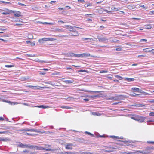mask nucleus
<instances>
[{"mask_svg":"<svg viewBox=\"0 0 154 154\" xmlns=\"http://www.w3.org/2000/svg\"><path fill=\"white\" fill-rule=\"evenodd\" d=\"M149 15H152L154 14V11H150L149 12Z\"/></svg>","mask_w":154,"mask_h":154,"instance_id":"39","label":"nucleus"},{"mask_svg":"<svg viewBox=\"0 0 154 154\" xmlns=\"http://www.w3.org/2000/svg\"><path fill=\"white\" fill-rule=\"evenodd\" d=\"M136 5L133 4L129 5H127V8L130 10H131L136 8Z\"/></svg>","mask_w":154,"mask_h":154,"instance_id":"11","label":"nucleus"},{"mask_svg":"<svg viewBox=\"0 0 154 154\" xmlns=\"http://www.w3.org/2000/svg\"><path fill=\"white\" fill-rule=\"evenodd\" d=\"M28 148H32L34 149H35L37 150H41L46 151H51L52 150L50 148L46 149L42 147H39L35 145H31L29 144V146H28Z\"/></svg>","mask_w":154,"mask_h":154,"instance_id":"2","label":"nucleus"},{"mask_svg":"<svg viewBox=\"0 0 154 154\" xmlns=\"http://www.w3.org/2000/svg\"><path fill=\"white\" fill-rule=\"evenodd\" d=\"M34 61L35 62H41V63H45L46 62L45 61L40 60L38 58L34 59Z\"/></svg>","mask_w":154,"mask_h":154,"instance_id":"23","label":"nucleus"},{"mask_svg":"<svg viewBox=\"0 0 154 154\" xmlns=\"http://www.w3.org/2000/svg\"><path fill=\"white\" fill-rule=\"evenodd\" d=\"M139 116L137 115H132L131 118L133 120L137 121V120Z\"/></svg>","mask_w":154,"mask_h":154,"instance_id":"14","label":"nucleus"},{"mask_svg":"<svg viewBox=\"0 0 154 154\" xmlns=\"http://www.w3.org/2000/svg\"><path fill=\"white\" fill-rule=\"evenodd\" d=\"M56 40L55 38H44L42 39H40L38 40L40 44L44 43V41H53Z\"/></svg>","mask_w":154,"mask_h":154,"instance_id":"4","label":"nucleus"},{"mask_svg":"<svg viewBox=\"0 0 154 154\" xmlns=\"http://www.w3.org/2000/svg\"><path fill=\"white\" fill-rule=\"evenodd\" d=\"M149 115L151 116H154V112H151L149 113Z\"/></svg>","mask_w":154,"mask_h":154,"instance_id":"50","label":"nucleus"},{"mask_svg":"<svg viewBox=\"0 0 154 154\" xmlns=\"http://www.w3.org/2000/svg\"><path fill=\"white\" fill-rule=\"evenodd\" d=\"M145 41V42H146L147 41V39H141L140 40V42H142V41Z\"/></svg>","mask_w":154,"mask_h":154,"instance_id":"56","label":"nucleus"},{"mask_svg":"<svg viewBox=\"0 0 154 154\" xmlns=\"http://www.w3.org/2000/svg\"><path fill=\"white\" fill-rule=\"evenodd\" d=\"M104 12V9L102 8H101L99 10H97L96 12L97 13L101 14Z\"/></svg>","mask_w":154,"mask_h":154,"instance_id":"21","label":"nucleus"},{"mask_svg":"<svg viewBox=\"0 0 154 154\" xmlns=\"http://www.w3.org/2000/svg\"><path fill=\"white\" fill-rule=\"evenodd\" d=\"M42 24H49L50 25H53L54 24V23H48L47 22H44V23H43Z\"/></svg>","mask_w":154,"mask_h":154,"instance_id":"45","label":"nucleus"},{"mask_svg":"<svg viewBox=\"0 0 154 154\" xmlns=\"http://www.w3.org/2000/svg\"><path fill=\"white\" fill-rule=\"evenodd\" d=\"M23 24H18V23H16L15 24V26H20L22 25Z\"/></svg>","mask_w":154,"mask_h":154,"instance_id":"59","label":"nucleus"},{"mask_svg":"<svg viewBox=\"0 0 154 154\" xmlns=\"http://www.w3.org/2000/svg\"><path fill=\"white\" fill-rule=\"evenodd\" d=\"M26 54L27 55L28 57H34L35 56V55H33V56H32L31 54Z\"/></svg>","mask_w":154,"mask_h":154,"instance_id":"60","label":"nucleus"},{"mask_svg":"<svg viewBox=\"0 0 154 154\" xmlns=\"http://www.w3.org/2000/svg\"><path fill=\"white\" fill-rule=\"evenodd\" d=\"M12 13H14L15 17H19L22 16L21 12L18 11H16L15 12L13 11V12H12Z\"/></svg>","mask_w":154,"mask_h":154,"instance_id":"10","label":"nucleus"},{"mask_svg":"<svg viewBox=\"0 0 154 154\" xmlns=\"http://www.w3.org/2000/svg\"><path fill=\"white\" fill-rule=\"evenodd\" d=\"M19 146L21 148H28V146H29V144L24 145L22 143H20L19 144Z\"/></svg>","mask_w":154,"mask_h":154,"instance_id":"15","label":"nucleus"},{"mask_svg":"<svg viewBox=\"0 0 154 154\" xmlns=\"http://www.w3.org/2000/svg\"><path fill=\"white\" fill-rule=\"evenodd\" d=\"M100 28H101V30H102L104 28V27L103 26H100Z\"/></svg>","mask_w":154,"mask_h":154,"instance_id":"61","label":"nucleus"},{"mask_svg":"<svg viewBox=\"0 0 154 154\" xmlns=\"http://www.w3.org/2000/svg\"><path fill=\"white\" fill-rule=\"evenodd\" d=\"M25 135H29V136H33L34 134H30L28 133H26L25 134Z\"/></svg>","mask_w":154,"mask_h":154,"instance_id":"38","label":"nucleus"},{"mask_svg":"<svg viewBox=\"0 0 154 154\" xmlns=\"http://www.w3.org/2000/svg\"><path fill=\"white\" fill-rule=\"evenodd\" d=\"M3 102L8 103H9L11 105H15L18 104L19 103L18 102H12L10 101H7L6 100H4L3 101Z\"/></svg>","mask_w":154,"mask_h":154,"instance_id":"17","label":"nucleus"},{"mask_svg":"<svg viewBox=\"0 0 154 154\" xmlns=\"http://www.w3.org/2000/svg\"><path fill=\"white\" fill-rule=\"evenodd\" d=\"M147 102L151 103H154V100H149Z\"/></svg>","mask_w":154,"mask_h":154,"instance_id":"64","label":"nucleus"},{"mask_svg":"<svg viewBox=\"0 0 154 154\" xmlns=\"http://www.w3.org/2000/svg\"><path fill=\"white\" fill-rule=\"evenodd\" d=\"M111 137L112 138H116V139H119V137H118V136H111Z\"/></svg>","mask_w":154,"mask_h":154,"instance_id":"49","label":"nucleus"},{"mask_svg":"<svg viewBox=\"0 0 154 154\" xmlns=\"http://www.w3.org/2000/svg\"><path fill=\"white\" fill-rule=\"evenodd\" d=\"M139 151H135L133 152H128V154H139Z\"/></svg>","mask_w":154,"mask_h":154,"instance_id":"20","label":"nucleus"},{"mask_svg":"<svg viewBox=\"0 0 154 154\" xmlns=\"http://www.w3.org/2000/svg\"><path fill=\"white\" fill-rule=\"evenodd\" d=\"M132 19L136 20H141V18H132Z\"/></svg>","mask_w":154,"mask_h":154,"instance_id":"53","label":"nucleus"},{"mask_svg":"<svg viewBox=\"0 0 154 154\" xmlns=\"http://www.w3.org/2000/svg\"><path fill=\"white\" fill-rule=\"evenodd\" d=\"M41 70H43L46 71H48L49 69H45V68H43L42 69H41Z\"/></svg>","mask_w":154,"mask_h":154,"instance_id":"58","label":"nucleus"},{"mask_svg":"<svg viewBox=\"0 0 154 154\" xmlns=\"http://www.w3.org/2000/svg\"><path fill=\"white\" fill-rule=\"evenodd\" d=\"M146 56L145 55H140L138 56V57H146Z\"/></svg>","mask_w":154,"mask_h":154,"instance_id":"52","label":"nucleus"},{"mask_svg":"<svg viewBox=\"0 0 154 154\" xmlns=\"http://www.w3.org/2000/svg\"><path fill=\"white\" fill-rule=\"evenodd\" d=\"M153 148L152 147H147L145 149V150L143 151H139L140 153L144 154H148L149 153H152V150Z\"/></svg>","mask_w":154,"mask_h":154,"instance_id":"3","label":"nucleus"},{"mask_svg":"<svg viewBox=\"0 0 154 154\" xmlns=\"http://www.w3.org/2000/svg\"><path fill=\"white\" fill-rule=\"evenodd\" d=\"M9 140L8 139L5 138H2L0 137V141H7Z\"/></svg>","mask_w":154,"mask_h":154,"instance_id":"25","label":"nucleus"},{"mask_svg":"<svg viewBox=\"0 0 154 154\" xmlns=\"http://www.w3.org/2000/svg\"><path fill=\"white\" fill-rule=\"evenodd\" d=\"M83 100L85 102H87L89 100V99H83Z\"/></svg>","mask_w":154,"mask_h":154,"instance_id":"62","label":"nucleus"},{"mask_svg":"<svg viewBox=\"0 0 154 154\" xmlns=\"http://www.w3.org/2000/svg\"><path fill=\"white\" fill-rule=\"evenodd\" d=\"M108 72V71L107 70H101V71H100V72H99V73H107Z\"/></svg>","mask_w":154,"mask_h":154,"instance_id":"32","label":"nucleus"},{"mask_svg":"<svg viewBox=\"0 0 154 154\" xmlns=\"http://www.w3.org/2000/svg\"><path fill=\"white\" fill-rule=\"evenodd\" d=\"M81 55L82 57H88L90 56V54L88 53H85L81 54Z\"/></svg>","mask_w":154,"mask_h":154,"instance_id":"18","label":"nucleus"},{"mask_svg":"<svg viewBox=\"0 0 154 154\" xmlns=\"http://www.w3.org/2000/svg\"><path fill=\"white\" fill-rule=\"evenodd\" d=\"M86 133H87L88 134L90 135L91 136H94V135L92 134L89 132H86Z\"/></svg>","mask_w":154,"mask_h":154,"instance_id":"48","label":"nucleus"},{"mask_svg":"<svg viewBox=\"0 0 154 154\" xmlns=\"http://www.w3.org/2000/svg\"><path fill=\"white\" fill-rule=\"evenodd\" d=\"M18 4L19 5L22 6H26V5H25L24 4L21 3L20 2H18Z\"/></svg>","mask_w":154,"mask_h":154,"instance_id":"41","label":"nucleus"},{"mask_svg":"<svg viewBox=\"0 0 154 154\" xmlns=\"http://www.w3.org/2000/svg\"><path fill=\"white\" fill-rule=\"evenodd\" d=\"M134 79L133 78H125V80L128 82L133 81H134Z\"/></svg>","mask_w":154,"mask_h":154,"instance_id":"19","label":"nucleus"},{"mask_svg":"<svg viewBox=\"0 0 154 154\" xmlns=\"http://www.w3.org/2000/svg\"><path fill=\"white\" fill-rule=\"evenodd\" d=\"M115 76L117 78L119 79L120 80H121L123 79V78L122 77L118 75H116Z\"/></svg>","mask_w":154,"mask_h":154,"instance_id":"34","label":"nucleus"},{"mask_svg":"<svg viewBox=\"0 0 154 154\" xmlns=\"http://www.w3.org/2000/svg\"><path fill=\"white\" fill-rule=\"evenodd\" d=\"M8 133H10V132L7 131H0V134H8Z\"/></svg>","mask_w":154,"mask_h":154,"instance_id":"37","label":"nucleus"},{"mask_svg":"<svg viewBox=\"0 0 154 154\" xmlns=\"http://www.w3.org/2000/svg\"><path fill=\"white\" fill-rule=\"evenodd\" d=\"M147 143L149 144H154V141H147Z\"/></svg>","mask_w":154,"mask_h":154,"instance_id":"55","label":"nucleus"},{"mask_svg":"<svg viewBox=\"0 0 154 154\" xmlns=\"http://www.w3.org/2000/svg\"><path fill=\"white\" fill-rule=\"evenodd\" d=\"M48 83L49 84H50L51 85H52L53 86H55H55H57V85H55L53 84V83L51 82H48Z\"/></svg>","mask_w":154,"mask_h":154,"instance_id":"46","label":"nucleus"},{"mask_svg":"<svg viewBox=\"0 0 154 154\" xmlns=\"http://www.w3.org/2000/svg\"><path fill=\"white\" fill-rule=\"evenodd\" d=\"M144 120V118L143 117L139 116L137 118V121H139L141 122H143Z\"/></svg>","mask_w":154,"mask_h":154,"instance_id":"12","label":"nucleus"},{"mask_svg":"<svg viewBox=\"0 0 154 154\" xmlns=\"http://www.w3.org/2000/svg\"><path fill=\"white\" fill-rule=\"evenodd\" d=\"M61 154H74V153L72 152H62Z\"/></svg>","mask_w":154,"mask_h":154,"instance_id":"28","label":"nucleus"},{"mask_svg":"<svg viewBox=\"0 0 154 154\" xmlns=\"http://www.w3.org/2000/svg\"><path fill=\"white\" fill-rule=\"evenodd\" d=\"M3 11H4V12L2 13L3 15L8 14L12 13V12H13L12 10H9L6 8H4L3 9Z\"/></svg>","mask_w":154,"mask_h":154,"instance_id":"6","label":"nucleus"},{"mask_svg":"<svg viewBox=\"0 0 154 154\" xmlns=\"http://www.w3.org/2000/svg\"><path fill=\"white\" fill-rule=\"evenodd\" d=\"M67 28L72 29L70 30L71 32L69 33V35L73 36H78L79 35L78 32L74 29L72 26L66 25V26Z\"/></svg>","mask_w":154,"mask_h":154,"instance_id":"1","label":"nucleus"},{"mask_svg":"<svg viewBox=\"0 0 154 154\" xmlns=\"http://www.w3.org/2000/svg\"><path fill=\"white\" fill-rule=\"evenodd\" d=\"M87 97H88L91 98H95V97H97V96L96 95H93V96H89L88 95H87L86 96Z\"/></svg>","mask_w":154,"mask_h":154,"instance_id":"40","label":"nucleus"},{"mask_svg":"<svg viewBox=\"0 0 154 154\" xmlns=\"http://www.w3.org/2000/svg\"><path fill=\"white\" fill-rule=\"evenodd\" d=\"M131 90L135 91V92H140V89L138 88H136V87H133L131 88Z\"/></svg>","mask_w":154,"mask_h":154,"instance_id":"22","label":"nucleus"},{"mask_svg":"<svg viewBox=\"0 0 154 154\" xmlns=\"http://www.w3.org/2000/svg\"><path fill=\"white\" fill-rule=\"evenodd\" d=\"M139 95H140L139 94H136L134 93V94H131L130 95V96H131L132 97H135L136 96H139Z\"/></svg>","mask_w":154,"mask_h":154,"instance_id":"35","label":"nucleus"},{"mask_svg":"<svg viewBox=\"0 0 154 154\" xmlns=\"http://www.w3.org/2000/svg\"><path fill=\"white\" fill-rule=\"evenodd\" d=\"M104 11L106 12L107 13L109 14L111 13L112 11H108L104 9Z\"/></svg>","mask_w":154,"mask_h":154,"instance_id":"42","label":"nucleus"},{"mask_svg":"<svg viewBox=\"0 0 154 154\" xmlns=\"http://www.w3.org/2000/svg\"><path fill=\"white\" fill-rule=\"evenodd\" d=\"M111 9L112 10V11H117L118 10L117 8L114 6H112V7L111 8Z\"/></svg>","mask_w":154,"mask_h":154,"instance_id":"31","label":"nucleus"},{"mask_svg":"<svg viewBox=\"0 0 154 154\" xmlns=\"http://www.w3.org/2000/svg\"><path fill=\"white\" fill-rule=\"evenodd\" d=\"M81 56V54H75V55L74 57H79Z\"/></svg>","mask_w":154,"mask_h":154,"instance_id":"51","label":"nucleus"},{"mask_svg":"<svg viewBox=\"0 0 154 154\" xmlns=\"http://www.w3.org/2000/svg\"><path fill=\"white\" fill-rule=\"evenodd\" d=\"M143 51L145 52H152V51H154V49H150V48H144L143 49Z\"/></svg>","mask_w":154,"mask_h":154,"instance_id":"13","label":"nucleus"},{"mask_svg":"<svg viewBox=\"0 0 154 154\" xmlns=\"http://www.w3.org/2000/svg\"><path fill=\"white\" fill-rule=\"evenodd\" d=\"M37 107H39V108H42L43 109H45V108H49V107L48 106H45L43 105H41L39 106H37Z\"/></svg>","mask_w":154,"mask_h":154,"instance_id":"24","label":"nucleus"},{"mask_svg":"<svg viewBox=\"0 0 154 154\" xmlns=\"http://www.w3.org/2000/svg\"><path fill=\"white\" fill-rule=\"evenodd\" d=\"M140 92L143 93L145 95H149V93H146V92H145L144 91Z\"/></svg>","mask_w":154,"mask_h":154,"instance_id":"43","label":"nucleus"},{"mask_svg":"<svg viewBox=\"0 0 154 154\" xmlns=\"http://www.w3.org/2000/svg\"><path fill=\"white\" fill-rule=\"evenodd\" d=\"M106 148L107 150L102 149V151L104 152H110L113 151L112 150L113 148L110 147H106Z\"/></svg>","mask_w":154,"mask_h":154,"instance_id":"8","label":"nucleus"},{"mask_svg":"<svg viewBox=\"0 0 154 154\" xmlns=\"http://www.w3.org/2000/svg\"><path fill=\"white\" fill-rule=\"evenodd\" d=\"M84 154H93V153L89 152H84Z\"/></svg>","mask_w":154,"mask_h":154,"instance_id":"57","label":"nucleus"},{"mask_svg":"<svg viewBox=\"0 0 154 154\" xmlns=\"http://www.w3.org/2000/svg\"><path fill=\"white\" fill-rule=\"evenodd\" d=\"M14 66L13 65H5V67L7 68H11Z\"/></svg>","mask_w":154,"mask_h":154,"instance_id":"29","label":"nucleus"},{"mask_svg":"<svg viewBox=\"0 0 154 154\" xmlns=\"http://www.w3.org/2000/svg\"><path fill=\"white\" fill-rule=\"evenodd\" d=\"M65 149L67 150H72L73 149V146L74 145L72 143H68L65 144Z\"/></svg>","mask_w":154,"mask_h":154,"instance_id":"7","label":"nucleus"},{"mask_svg":"<svg viewBox=\"0 0 154 154\" xmlns=\"http://www.w3.org/2000/svg\"><path fill=\"white\" fill-rule=\"evenodd\" d=\"M92 6V4L89 3H87L84 5V6L85 7H88V6Z\"/></svg>","mask_w":154,"mask_h":154,"instance_id":"26","label":"nucleus"},{"mask_svg":"<svg viewBox=\"0 0 154 154\" xmlns=\"http://www.w3.org/2000/svg\"><path fill=\"white\" fill-rule=\"evenodd\" d=\"M6 3V4H11V3L10 2H7L2 1H0V3Z\"/></svg>","mask_w":154,"mask_h":154,"instance_id":"33","label":"nucleus"},{"mask_svg":"<svg viewBox=\"0 0 154 154\" xmlns=\"http://www.w3.org/2000/svg\"><path fill=\"white\" fill-rule=\"evenodd\" d=\"M121 95H118L117 94L115 95V96L113 97H111L110 98H107V100H118L119 99V97H120Z\"/></svg>","mask_w":154,"mask_h":154,"instance_id":"9","label":"nucleus"},{"mask_svg":"<svg viewBox=\"0 0 154 154\" xmlns=\"http://www.w3.org/2000/svg\"><path fill=\"white\" fill-rule=\"evenodd\" d=\"M146 29H150L152 28V26L151 24H148L146 25Z\"/></svg>","mask_w":154,"mask_h":154,"instance_id":"27","label":"nucleus"},{"mask_svg":"<svg viewBox=\"0 0 154 154\" xmlns=\"http://www.w3.org/2000/svg\"><path fill=\"white\" fill-rule=\"evenodd\" d=\"M139 7H141L142 8L144 9H147V7H145L144 5H140L139 6Z\"/></svg>","mask_w":154,"mask_h":154,"instance_id":"30","label":"nucleus"},{"mask_svg":"<svg viewBox=\"0 0 154 154\" xmlns=\"http://www.w3.org/2000/svg\"><path fill=\"white\" fill-rule=\"evenodd\" d=\"M83 40H91L92 39V40H93V38H83Z\"/></svg>","mask_w":154,"mask_h":154,"instance_id":"44","label":"nucleus"},{"mask_svg":"<svg viewBox=\"0 0 154 154\" xmlns=\"http://www.w3.org/2000/svg\"><path fill=\"white\" fill-rule=\"evenodd\" d=\"M61 108H65L66 109H71V107H69L67 106H62L61 107Z\"/></svg>","mask_w":154,"mask_h":154,"instance_id":"36","label":"nucleus"},{"mask_svg":"<svg viewBox=\"0 0 154 154\" xmlns=\"http://www.w3.org/2000/svg\"><path fill=\"white\" fill-rule=\"evenodd\" d=\"M115 50L116 51H121L122 50V49L121 48H116Z\"/></svg>","mask_w":154,"mask_h":154,"instance_id":"47","label":"nucleus"},{"mask_svg":"<svg viewBox=\"0 0 154 154\" xmlns=\"http://www.w3.org/2000/svg\"><path fill=\"white\" fill-rule=\"evenodd\" d=\"M0 120L3 121L4 120V119L2 117H0Z\"/></svg>","mask_w":154,"mask_h":154,"instance_id":"63","label":"nucleus"},{"mask_svg":"<svg viewBox=\"0 0 154 154\" xmlns=\"http://www.w3.org/2000/svg\"><path fill=\"white\" fill-rule=\"evenodd\" d=\"M65 82L66 83H71L73 82H72L70 80H66L65 81Z\"/></svg>","mask_w":154,"mask_h":154,"instance_id":"54","label":"nucleus"},{"mask_svg":"<svg viewBox=\"0 0 154 154\" xmlns=\"http://www.w3.org/2000/svg\"><path fill=\"white\" fill-rule=\"evenodd\" d=\"M27 86V87H29V88H32L34 89H39L40 88V87H39V86H33L30 85H28L27 86Z\"/></svg>","mask_w":154,"mask_h":154,"instance_id":"16","label":"nucleus"},{"mask_svg":"<svg viewBox=\"0 0 154 154\" xmlns=\"http://www.w3.org/2000/svg\"><path fill=\"white\" fill-rule=\"evenodd\" d=\"M19 131H23V132H25V131L35 132L38 133H39L40 132V131H39L38 130L36 129L26 128V129L20 130Z\"/></svg>","mask_w":154,"mask_h":154,"instance_id":"5","label":"nucleus"}]
</instances>
